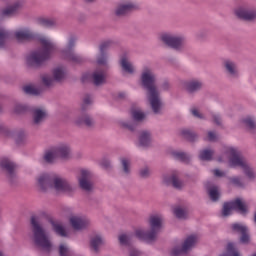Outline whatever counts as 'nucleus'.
Listing matches in <instances>:
<instances>
[{
    "instance_id": "nucleus-46",
    "label": "nucleus",
    "mask_w": 256,
    "mask_h": 256,
    "mask_svg": "<svg viewBox=\"0 0 256 256\" xmlns=\"http://www.w3.org/2000/svg\"><path fill=\"white\" fill-rule=\"evenodd\" d=\"M10 35L11 32L7 28L0 27V49L7 47V39H9Z\"/></svg>"
},
{
    "instance_id": "nucleus-54",
    "label": "nucleus",
    "mask_w": 256,
    "mask_h": 256,
    "mask_svg": "<svg viewBox=\"0 0 256 256\" xmlns=\"http://www.w3.org/2000/svg\"><path fill=\"white\" fill-rule=\"evenodd\" d=\"M89 105H93V97L91 95H86L83 97L81 109L85 111Z\"/></svg>"
},
{
    "instance_id": "nucleus-3",
    "label": "nucleus",
    "mask_w": 256,
    "mask_h": 256,
    "mask_svg": "<svg viewBox=\"0 0 256 256\" xmlns=\"http://www.w3.org/2000/svg\"><path fill=\"white\" fill-rule=\"evenodd\" d=\"M36 187L41 193L53 191L56 195L73 193V186L67 179L49 172H41L35 178Z\"/></svg>"
},
{
    "instance_id": "nucleus-12",
    "label": "nucleus",
    "mask_w": 256,
    "mask_h": 256,
    "mask_svg": "<svg viewBox=\"0 0 256 256\" xmlns=\"http://www.w3.org/2000/svg\"><path fill=\"white\" fill-rule=\"evenodd\" d=\"M139 9H141V6L137 2L122 1L116 5L114 14L116 17H126V15H129V13H133V11H139Z\"/></svg>"
},
{
    "instance_id": "nucleus-30",
    "label": "nucleus",
    "mask_w": 256,
    "mask_h": 256,
    "mask_svg": "<svg viewBox=\"0 0 256 256\" xmlns=\"http://www.w3.org/2000/svg\"><path fill=\"white\" fill-rule=\"evenodd\" d=\"M77 41H79L77 36L69 35L67 37L66 46L60 51V54L65 55L67 53L73 52L75 47H77Z\"/></svg>"
},
{
    "instance_id": "nucleus-26",
    "label": "nucleus",
    "mask_w": 256,
    "mask_h": 256,
    "mask_svg": "<svg viewBox=\"0 0 256 256\" xmlns=\"http://www.w3.org/2000/svg\"><path fill=\"white\" fill-rule=\"evenodd\" d=\"M130 117L134 120V123H143V121L147 120V112L140 107H132L130 109Z\"/></svg>"
},
{
    "instance_id": "nucleus-29",
    "label": "nucleus",
    "mask_w": 256,
    "mask_h": 256,
    "mask_svg": "<svg viewBox=\"0 0 256 256\" xmlns=\"http://www.w3.org/2000/svg\"><path fill=\"white\" fill-rule=\"evenodd\" d=\"M42 159L44 163H47L48 165H54V163L57 162V159H59V157L57 156L55 148L51 147L44 151Z\"/></svg>"
},
{
    "instance_id": "nucleus-51",
    "label": "nucleus",
    "mask_w": 256,
    "mask_h": 256,
    "mask_svg": "<svg viewBox=\"0 0 256 256\" xmlns=\"http://www.w3.org/2000/svg\"><path fill=\"white\" fill-rule=\"evenodd\" d=\"M27 109L28 107L26 104L16 103L13 107V113H15L16 115H21L22 113H25Z\"/></svg>"
},
{
    "instance_id": "nucleus-61",
    "label": "nucleus",
    "mask_w": 256,
    "mask_h": 256,
    "mask_svg": "<svg viewBox=\"0 0 256 256\" xmlns=\"http://www.w3.org/2000/svg\"><path fill=\"white\" fill-rule=\"evenodd\" d=\"M186 141H189V143H197V141H199V134L195 131H192Z\"/></svg>"
},
{
    "instance_id": "nucleus-32",
    "label": "nucleus",
    "mask_w": 256,
    "mask_h": 256,
    "mask_svg": "<svg viewBox=\"0 0 256 256\" xmlns=\"http://www.w3.org/2000/svg\"><path fill=\"white\" fill-rule=\"evenodd\" d=\"M170 155L174 159H177L178 161H182V163H190L192 159L191 154L187 152H183L182 150H177V149L170 150Z\"/></svg>"
},
{
    "instance_id": "nucleus-17",
    "label": "nucleus",
    "mask_w": 256,
    "mask_h": 256,
    "mask_svg": "<svg viewBox=\"0 0 256 256\" xmlns=\"http://www.w3.org/2000/svg\"><path fill=\"white\" fill-rule=\"evenodd\" d=\"M179 171H172L162 176V183L164 185H172L174 189H183L185 183L179 179Z\"/></svg>"
},
{
    "instance_id": "nucleus-25",
    "label": "nucleus",
    "mask_w": 256,
    "mask_h": 256,
    "mask_svg": "<svg viewBox=\"0 0 256 256\" xmlns=\"http://www.w3.org/2000/svg\"><path fill=\"white\" fill-rule=\"evenodd\" d=\"M105 243V238L101 234H94L90 238V250L92 253H99L101 251V245H104Z\"/></svg>"
},
{
    "instance_id": "nucleus-42",
    "label": "nucleus",
    "mask_w": 256,
    "mask_h": 256,
    "mask_svg": "<svg viewBox=\"0 0 256 256\" xmlns=\"http://www.w3.org/2000/svg\"><path fill=\"white\" fill-rule=\"evenodd\" d=\"M120 167L124 175H129L131 173V158L127 156L120 157Z\"/></svg>"
},
{
    "instance_id": "nucleus-55",
    "label": "nucleus",
    "mask_w": 256,
    "mask_h": 256,
    "mask_svg": "<svg viewBox=\"0 0 256 256\" xmlns=\"http://www.w3.org/2000/svg\"><path fill=\"white\" fill-rule=\"evenodd\" d=\"M219 139V135L216 131L210 130L206 134V141H212L215 142Z\"/></svg>"
},
{
    "instance_id": "nucleus-28",
    "label": "nucleus",
    "mask_w": 256,
    "mask_h": 256,
    "mask_svg": "<svg viewBox=\"0 0 256 256\" xmlns=\"http://www.w3.org/2000/svg\"><path fill=\"white\" fill-rule=\"evenodd\" d=\"M12 135L8 136V139H14L18 145L25 143L27 141V131L23 129L12 128Z\"/></svg>"
},
{
    "instance_id": "nucleus-33",
    "label": "nucleus",
    "mask_w": 256,
    "mask_h": 256,
    "mask_svg": "<svg viewBox=\"0 0 256 256\" xmlns=\"http://www.w3.org/2000/svg\"><path fill=\"white\" fill-rule=\"evenodd\" d=\"M207 193L210 201L217 203L221 199V188L217 185H210L207 187Z\"/></svg>"
},
{
    "instance_id": "nucleus-35",
    "label": "nucleus",
    "mask_w": 256,
    "mask_h": 256,
    "mask_svg": "<svg viewBox=\"0 0 256 256\" xmlns=\"http://www.w3.org/2000/svg\"><path fill=\"white\" fill-rule=\"evenodd\" d=\"M37 23L46 29H55L57 27V20L55 18L40 16L37 18Z\"/></svg>"
},
{
    "instance_id": "nucleus-7",
    "label": "nucleus",
    "mask_w": 256,
    "mask_h": 256,
    "mask_svg": "<svg viewBox=\"0 0 256 256\" xmlns=\"http://www.w3.org/2000/svg\"><path fill=\"white\" fill-rule=\"evenodd\" d=\"M233 211H237L240 215L249 213V204L243 198H236L230 202H225L222 207L221 216L229 217Z\"/></svg>"
},
{
    "instance_id": "nucleus-36",
    "label": "nucleus",
    "mask_w": 256,
    "mask_h": 256,
    "mask_svg": "<svg viewBox=\"0 0 256 256\" xmlns=\"http://www.w3.org/2000/svg\"><path fill=\"white\" fill-rule=\"evenodd\" d=\"M228 185L236 187L237 189H245L247 183L241 176L235 175L228 178Z\"/></svg>"
},
{
    "instance_id": "nucleus-20",
    "label": "nucleus",
    "mask_w": 256,
    "mask_h": 256,
    "mask_svg": "<svg viewBox=\"0 0 256 256\" xmlns=\"http://www.w3.org/2000/svg\"><path fill=\"white\" fill-rule=\"evenodd\" d=\"M119 65L125 75H135L137 73V67L131 62V57L127 54H123L120 57Z\"/></svg>"
},
{
    "instance_id": "nucleus-44",
    "label": "nucleus",
    "mask_w": 256,
    "mask_h": 256,
    "mask_svg": "<svg viewBox=\"0 0 256 256\" xmlns=\"http://www.w3.org/2000/svg\"><path fill=\"white\" fill-rule=\"evenodd\" d=\"M76 125H87V127H91L95 123L93 120V117L89 114H84L82 116H79L75 120Z\"/></svg>"
},
{
    "instance_id": "nucleus-19",
    "label": "nucleus",
    "mask_w": 256,
    "mask_h": 256,
    "mask_svg": "<svg viewBox=\"0 0 256 256\" xmlns=\"http://www.w3.org/2000/svg\"><path fill=\"white\" fill-rule=\"evenodd\" d=\"M181 87L184 91H187V93H197V91L203 89V80L199 78L184 80L181 82Z\"/></svg>"
},
{
    "instance_id": "nucleus-47",
    "label": "nucleus",
    "mask_w": 256,
    "mask_h": 256,
    "mask_svg": "<svg viewBox=\"0 0 256 256\" xmlns=\"http://www.w3.org/2000/svg\"><path fill=\"white\" fill-rule=\"evenodd\" d=\"M118 240L120 245H122L123 247H129V245H131V241H133V234L122 233L118 236Z\"/></svg>"
},
{
    "instance_id": "nucleus-24",
    "label": "nucleus",
    "mask_w": 256,
    "mask_h": 256,
    "mask_svg": "<svg viewBox=\"0 0 256 256\" xmlns=\"http://www.w3.org/2000/svg\"><path fill=\"white\" fill-rule=\"evenodd\" d=\"M50 223L56 235H59V237H65V238L71 237V232L63 225V222H60L57 220H51Z\"/></svg>"
},
{
    "instance_id": "nucleus-6",
    "label": "nucleus",
    "mask_w": 256,
    "mask_h": 256,
    "mask_svg": "<svg viewBox=\"0 0 256 256\" xmlns=\"http://www.w3.org/2000/svg\"><path fill=\"white\" fill-rule=\"evenodd\" d=\"M31 231H32V239L42 251H53V242L45 228L39 223L37 217L33 216L30 220Z\"/></svg>"
},
{
    "instance_id": "nucleus-38",
    "label": "nucleus",
    "mask_w": 256,
    "mask_h": 256,
    "mask_svg": "<svg viewBox=\"0 0 256 256\" xmlns=\"http://www.w3.org/2000/svg\"><path fill=\"white\" fill-rule=\"evenodd\" d=\"M219 256H242L241 252L237 248V244L235 242H228L226 245V252L220 254Z\"/></svg>"
},
{
    "instance_id": "nucleus-9",
    "label": "nucleus",
    "mask_w": 256,
    "mask_h": 256,
    "mask_svg": "<svg viewBox=\"0 0 256 256\" xmlns=\"http://www.w3.org/2000/svg\"><path fill=\"white\" fill-rule=\"evenodd\" d=\"M198 242L199 236L197 234H191L184 239L182 245H177L172 248L171 255H185V253H189V251H191V249H193V247H195Z\"/></svg>"
},
{
    "instance_id": "nucleus-4",
    "label": "nucleus",
    "mask_w": 256,
    "mask_h": 256,
    "mask_svg": "<svg viewBox=\"0 0 256 256\" xmlns=\"http://www.w3.org/2000/svg\"><path fill=\"white\" fill-rule=\"evenodd\" d=\"M39 43L42 48L33 50L26 56V65L28 67H41L44 61L51 59L53 51L57 49V44L49 36H41Z\"/></svg>"
},
{
    "instance_id": "nucleus-11",
    "label": "nucleus",
    "mask_w": 256,
    "mask_h": 256,
    "mask_svg": "<svg viewBox=\"0 0 256 256\" xmlns=\"http://www.w3.org/2000/svg\"><path fill=\"white\" fill-rule=\"evenodd\" d=\"M93 171L89 168H82L77 175V181L83 191H93Z\"/></svg>"
},
{
    "instance_id": "nucleus-13",
    "label": "nucleus",
    "mask_w": 256,
    "mask_h": 256,
    "mask_svg": "<svg viewBox=\"0 0 256 256\" xmlns=\"http://www.w3.org/2000/svg\"><path fill=\"white\" fill-rule=\"evenodd\" d=\"M25 6V0H15L11 4L7 5L6 7L2 8L0 11V19H11L18 15L19 10L23 9Z\"/></svg>"
},
{
    "instance_id": "nucleus-41",
    "label": "nucleus",
    "mask_w": 256,
    "mask_h": 256,
    "mask_svg": "<svg viewBox=\"0 0 256 256\" xmlns=\"http://www.w3.org/2000/svg\"><path fill=\"white\" fill-rule=\"evenodd\" d=\"M55 79L53 78V75L50 74H42L40 75V85L42 87H45V89H49L55 85Z\"/></svg>"
},
{
    "instance_id": "nucleus-63",
    "label": "nucleus",
    "mask_w": 256,
    "mask_h": 256,
    "mask_svg": "<svg viewBox=\"0 0 256 256\" xmlns=\"http://www.w3.org/2000/svg\"><path fill=\"white\" fill-rule=\"evenodd\" d=\"M212 173L214 177H225V171L221 169H214Z\"/></svg>"
},
{
    "instance_id": "nucleus-21",
    "label": "nucleus",
    "mask_w": 256,
    "mask_h": 256,
    "mask_svg": "<svg viewBox=\"0 0 256 256\" xmlns=\"http://www.w3.org/2000/svg\"><path fill=\"white\" fill-rule=\"evenodd\" d=\"M223 69L230 77V79H238L239 77V68L237 67V62L235 60L226 59L223 61Z\"/></svg>"
},
{
    "instance_id": "nucleus-50",
    "label": "nucleus",
    "mask_w": 256,
    "mask_h": 256,
    "mask_svg": "<svg viewBox=\"0 0 256 256\" xmlns=\"http://www.w3.org/2000/svg\"><path fill=\"white\" fill-rule=\"evenodd\" d=\"M232 229L236 233H240V235H242L243 233H247V231H249V228L244 223H234L232 224Z\"/></svg>"
},
{
    "instance_id": "nucleus-62",
    "label": "nucleus",
    "mask_w": 256,
    "mask_h": 256,
    "mask_svg": "<svg viewBox=\"0 0 256 256\" xmlns=\"http://www.w3.org/2000/svg\"><path fill=\"white\" fill-rule=\"evenodd\" d=\"M129 256H141V251L135 247H130Z\"/></svg>"
},
{
    "instance_id": "nucleus-2",
    "label": "nucleus",
    "mask_w": 256,
    "mask_h": 256,
    "mask_svg": "<svg viewBox=\"0 0 256 256\" xmlns=\"http://www.w3.org/2000/svg\"><path fill=\"white\" fill-rule=\"evenodd\" d=\"M222 155L217 158L219 163H228L229 167H240L247 181L253 183L256 181V171L253 165L241 154L239 148L234 146H224Z\"/></svg>"
},
{
    "instance_id": "nucleus-14",
    "label": "nucleus",
    "mask_w": 256,
    "mask_h": 256,
    "mask_svg": "<svg viewBox=\"0 0 256 256\" xmlns=\"http://www.w3.org/2000/svg\"><path fill=\"white\" fill-rule=\"evenodd\" d=\"M83 81H92L94 85L99 87L100 85H105L107 81V74L102 68H97L91 73H85L82 76Z\"/></svg>"
},
{
    "instance_id": "nucleus-31",
    "label": "nucleus",
    "mask_w": 256,
    "mask_h": 256,
    "mask_svg": "<svg viewBox=\"0 0 256 256\" xmlns=\"http://www.w3.org/2000/svg\"><path fill=\"white\" fill-rule=\"evenodd\" d=\"M47 118V109L44 107L35 108L33 111V123L34 125H41Z\"/></svg>"
},
{
    "instance_id": "nucleus-49",
    "label": "nucleus",
    "mask_w": 256,
    "mask_h": 256,
    "mask_svg": "<svg viewBox=\"0 0 256 256\" xmlns=\"http://www.w3.org/2000/svg\"><path fill=\"white\" fill-rule=\"evenodd\" d=\"M60 256H73V249L69 247V244L62 243L59 246Z\"/></svg>"
},
{
    "instance_id": "nucleus-57",
    "label": "nucleus",
    "mask_w": 256,
    "mask_h": 256,
    "mask_svg": "<svg viewBox=\"0 0 256 256\" xmlns=\"http://www.w3.org/2000/svg\"><path fill=\"white\" fill-rule=\"evenodd\" d=\"M140 176H142L144 179H147V177L151 176V168L148 166H144L140 169Z\"/></svg>"
},
{
    "instance_id": "nucleus-53",
    "label": "nucleus",
    "mask_w": 256,
    "mask_h": 256,
    "mask_svg": "<svg viewBox=\"0 0 256 256\" xmlns=\"http://www.w3.org/2000/svg\"><path fill=\"white\" fill-rule=\"evenodd\" d=\"M11 129L12 128H9L7 125L0 122V133L4 137H7L9 139V137L13 135V131H11Z\"/></svg>"
},
{
    "instance_id": "nucleus-16",
    "label": "nucleus",
    "mask_w": 256,
    "mask_h": 256,
    "mask_svg": "<svg viewBox=\"0 0 256 256\" xmlns=\"http://www.w3.org/2000/svg\"><path fill=\"white\" fill-rule=\"evenodd\" d=\"M236 17L243 19L244 21H255L256 19V7L249 5L237 6L234 10Z\"/></svg>"
},
{
    "instance_id": "nucleus-52",
    "label": "nucleus",
    "mask_w": 256,
    "mask_h": 256,
    "mask_svg": "<svg viewBox=\"0 0 256 256\" xmlns=\"http://www.w3.org/2000/svg\"><path fill=\"white\" fill-rule=\"evenodd\" d=\"M96 63L97 65H102L103 67H107V65H109V56L105 54H99L96 57Z\"/></svg>"
},
{
    "instance_id": "nucleus-5",
    "label": "nucleus",
    "mask_w": 256,
    "mask_h": 256,
    "mask_svg": "<svg viewBox=\"0 0 256 256\" xmlns=\"http://www.w3.org/2000/svg\"><path fill=\"white\" fill-rule=\"evenodd\" d=\"M148 225L150 228H136L134 235L137 239H140V241L151 243L157 239V233H159L163 227V215L159 213L151 214L148 218Z\"/></svg>"
},
{
    "instance_id": "nucleus-43",
    "label": "nucleus",
    "mask_w": 256,
    "mask_h": 256,
    "mask_svg": "<svg viewBox=\"0 0 256 256\" xmlns=\"http://www.w3.org/2000/svg\"><path fill=\"white\" fill-rule=\"evenodd\" d=\"M214 155L215 151L213 149L203 148L199 151L198 157L201 161H211Z\"/></svg>"
},
{
    "instance_id": "nucleus-34",
    "label": "nucleus",
    "mask_w": 256,
    "mask_h": 256,
    "mask_svg": "<svg viewBox=\"0 0 256 256\" xmlns=\"http://www.w3.org/2000/svg\"><path fill=\"white\" fill-rule=\"evenodd\" d=\"M61 57L63 59H66V61L73 63L74 65H81V63H83L85 61L83 59V57L81 55L75 53V51L68 52L66 54H62Z\"/></svg>"
},
{
    "instance_id": "nucleus-1",
    "label": "nucleus",
    "mask_w": 256,
    "mask_h": 256,
    "mask_svg": "<svg viewBox=\"0 0 256 256\" xmlns=\"http://www.w3.org/2000/svg\"><path fill=\"white\" fill-rule=\"evenodd\" d=\"M140 83L144 89L147 90V99L151 111L154 115H161L163 113V98L155 83H157V74L155 69L149 65H144L140 73Z\"/></svg>"
},
{
    "instance_id": "nucleus-23",
    "label": "nucleus",
    "mask_w": 256,
    "mask_h": 256,
    "mask_svg": "<svg viewBox=\"0 0 256 256\" xmlns=\"http://www.w3.org/2000/svg\"><path fill=\"white\" fill-rule=\"evenodd\" d=\"M53 147L58 159H71V145L69 143L62 142Z\"/></svg>"
},
{
    "instance_id": "nucleus-37",
    "label": "nucleus",
    "mask_w": 256,
    "mask_h": 256,
    "mask_svg": "<svg viewBox=\"0 0 256 256\" xmlns=\"http://www.w3.org/2000/svg\"><path fill=\"white\" fill-rule=\"evenodd\" d=\"M239 123L245 125L250 131L256 129V117L253 115H247L240 118Z\"/></svg>"
},
{
    "instance_id": "nucleus-10",
    "label": "nucleus",
    "mask_w": 256,
    "mask_h": 256,
    "mask_svg": "<svg viewBox=\"0 0 256 256\" xmlns=\"http://www.w3.org/2000/svg\"><path fill=\"white\" fill-rule=\"evenodd\" d=\"M68 223L74 231H85L91 226V219L81 213H73L69 215Z\"/></svg>"
},
{
    "instance_id": "nucleus-40",
    "label": "nucleus",
    "mask_w": 256,
    "mask_h": 256,
    "mask_svg": "<svg viewBox=\"0 0 256 256\" xmlns=\"http://www.w3.org/2000/svg\"><path fill=\"white\" fill-rule=\"evenodd\" d=\"M173 215L176 219L185 220L188 217L187 207L183 205H177L173 208Z\"/></svg>"
},
{
    "instance_id": "nucleus-15",
    "label": "nucleus",
    "mask_w": 256,
    "mask_h": 256,
    "mask_svg": "<svg viewBox=\"0 0 256 256\" xmlns=\"http://www.w3.org/2000/svg\"><path fill=\"white\" fill-rule=\"evenodd\" d=\"M13 38L17 43H27L35 39V32L30 27L22 26L13 31Z\"/></svg>"
},
{
    "instance_id": "nucleus-18",
    "label": "nucleus",
    "mask_w": 256,
    "mask_h": 256,
    "mask_svg": "<svg viewBox=\"0 0 256 256\" xmlns=\"http://www.w3.org/2000/svg\"><path fill=\"white\" fill-rule=\"evenodd\" d=\"M136 145L140 149H150V147H153V132L151 130L140 131Z\"/></svg>"
},
{
    "instance_id": "nucleus-48",
    "label": "nucleus",
    "mask_w": 256,
    "mask_h": 256,
    "mask_svg": "<svg viewBox=\"0 0 256 256\" xmlns=\"http://www.w3.org/2000/svg\"><path fill=\"white\" fill-rule=\"evenodd\" d=\"M190 115L195 117V119H200L201 121H205L207 117L203 112H201V109L197 106H192L190 109Z\"/></svg>"
},
{
    "instance_id": "nucleus-64",
    "label": "nucleus",
    "mask_w": 256,
    "mask_h": 256,
    "mask_svg": "<svg viewBox=\"0 0 256 256\" xmlns=\"http://www.w3.org/2000/svg\"><path fill=\"white\" fill-rule=\"evenodd\" d=\"M212 119H213V122H214L216 125H221V123H222L221 115H219V114H214V115H212Z\"/></svg>"
},
{
    "instance_id": "nucleus-27",
    "label": "nucleus",
    "mask_w": 256,
    "mask_h": 256,
    "mask_svg": "<svg viewBox=\"0 0 256 256\" xmlns=\"http://www.w3.org/2000/svg\"><path fill=\"white\" fill-rule=\"evenodd\" d=\"M52 77L56 83H61V81H65L67 77V68L65 66H56L51 71Z\"/></svg>"
},
{
    "instance_id": "nucleus-8",
    "label": "nucleus",
    "mask_w": 256,
    "mask_h": 256,
    "mask_svg": "<svg viewBox=\"0 0 256 256\" xmlns=\"http://www.w3.org/2000/svg\"><path fill=\"white\" fill-rule=\"evenodd\" d=\"M159 41L167 45V47L175 49V51H182L183 45H185V36L171 32H162L159 34Z\"/></svg>"
},
{
    "instance_id": "nucleus-45",
    "label": "nucleus",
    "mask_w": 256,
    "mask_h": 256,
    "mask_svg": "<svg viewBox=\"0 0 256 256\" xmlns=\"http://www.w3.org/2000/svg\"><path fill=\"white\" fill-rule=\"evenodd\" d=\"M23 91L26 95H41L42 90L41 88L37 87L35 84H26L23 86Z\"/></svg>"
},
{
    "instance_id": "nucleus-59",
    "label": "nucleus",
    "mask_w": 256,
    "mask_h": 256,
    "mask_svg": "<svg viewBox=\"0 0 256 256\" xmlns=\"http://www.w3.org/2000/svg\"><path fill=\"white\" fill-rule=\"evenodd\" d=\"M193 132V130L189 129V128H182L180 130V135L183 137V139H188V137H190L191 133Z\"/></svg>"
},
{
    "instance_id": "nucleus-60",
    "label": "nucleus",
    "mask_w": 256,
    "mask_h": 256,
    "mask_svg": "<svg viewBox=\"0 0 256 256\" xmlns=\"http://www.w3.org/2000/svg\"><path fill=\"white\" fill-rule=\"evenodd\" d=\"M193 132V130L189 129V128H182L180 130V135L183 137V139H188V137H190L191 133Z\"/></svg>"
},
{
    "instance_id": "nucleus-39",
    "label": "nucleus",
    "mask_w": 256,
    "mask_h": 256,
    "mask_svg": "<svg viewBox=\"0 0 256 256\" xmlns=\"http://www.w3.org/2000/svg\"><path fill=\"white\" fill-rule=\"evenodd\" d=\"M118 127L126 129L127 131H135V122L133 119L122 118L118 120Z\"/></svg>"
},
{
    "instance_id": "nucleus-22",
    "label": "nucleus",
    "mask_w": 256,
    "mask_h": 256,
    "mask_svg": "<svg viewBox=\"0 0 256 256\" xmlns=\"http://www.w3.org/2000/svg\"><path fill=\"white\" fill-rule=\"evenodd\" d=\"M0 167L4 171H6L8 179H14L15 177V169L17 164L11 160V158L3 157L0 158Z\"/></svg>"
},
{
    "instance_id": "nucleus-56",
    "label": "nucleus",
    "mask_w": 256,
    "mask_h": 256,
    "mask_svg": "<svg viewBox=\"0 0 256 256\" xmlns=\"http://www.w3.org/2000/svg\"><path fill=\"white\" fill-rule=\"evenodd\" d=\"M240 241H241L244 245H249V243H251V236H249V231L243 232V233L241 234Z\"/></svg>"
},
{
    "instance_id": "nucleus-58",
    "label": "nucleus",
    "mask_w": 256,
    "mask_h": 256,
    "mask_svg": "<svg viewBox=\"0 0 256 256\" xmlns=\"http://www.w3.org/2000/svg\"><path fill=\"white\" fill-rule=\"evenodd\" d=\"M99 165H101V167H103L104 169H109L111 167V159H109L107 157H103L99 161Z\"/></svg>"
}]
</instances>
